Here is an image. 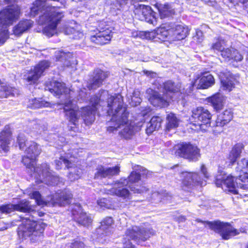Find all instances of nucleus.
<instances>
[{"mask_svg":"<svg viewBox=\"0 0 248 248\" xmlns=\"http://www.w3.org/2000/svg\"><path fill=\"white\" fill-rule=\"evenodd\" d=\"M148 33H149V31H134L132 32V35L134 37H139L142 39H148Z\"/></svg>","mask_w":248,"mask_h":248,"instance_id":"8fccbe9b","label":"nucleus"},{"mask_svg":"<svg viewBox=\"0 0 248 248\" xmlns=\"http://www.w3.org/2000/svg\"><path fill=\"white\" fill-rule=\"evenodd\" d=\"M144 72L147 76H150L151 77H153L154 75L155 74V73H154L153 72L147 71H144Z\"/></svg>","mask_w":248,"mask_h":248,"instance_id":"0e129e2a","label":"nucleus"},{"mask_svg":"<svg viewBox=\"0 0 248 248\" xmlns=\"http://www.w3.org/2000/svg\"><path fill=\"white\" fill-rule=\"evenodd\" d=\"M134 171L131 172L127 179L121 178L114 184V186L109 192L124 199H130V194L126 186L135 193L141 194L147 191L148 188L144 186H139L138 183L141 177H147L148 170L142 167L138 166L134 168Z\"/></svg>","mask_w":248,"mask_h":248,"instance_id":"f03ea898","label":"nucleus"},{"mask_svg":"<svg viewBox=\"0 0 248 248\" xmlns=\"http://www.w3.org/2000/svg\"><path fill=\"white\" fill-rule=\"evenodd\" d=\"M147 92L152 93L153 94L149 98V100L153 106L163 108L169 105L170 98L167 94L164 93L163 96H161L158 93L150 89L147 90Z\"/></svg>","mask_w":248,"mask_h":248,"instance_id":"5701e85b","label":"nucleus"},{"mask_svg":"<svg viewBox=\"0 0 248 248\" xmlns=\"http://www.w3.org/2000/svg\"><path fill=\"white\" fill-rule=\"evenodd\" d=\"M215 83L213 76L208 73L204 74L200 78L197 88L198 89H207Z\"/></svg>","mask_w":248,"mask_h":248,"instance_id":"7c9ffc66","label":"nucleus"},{"mask_svg":"<svg viewBox=\"0 0 248 248\" xmlns=\"http://www.w3.org/2000/svg\"><path fill=\"white\" fill-rule=\"evenodd\" d=\"M33 24V22L31 20L22 19L14 27L13 33L15 35L20 36L29 30Z\"/></svg>","mask_w":248,"mask_h":248,"instance_id":"cd10ccee","label":"nucleus"},{"mask_svg":"<svg viewBox=\"0 0 248 248\" xmlns=\"http://www.w3.org/2000/svg\"><path fill=\"white\" fill-rule=\"evenodd\" d=\"M224 48L220 42H217V43L212 45L211 49L216 50L218 51L221 52Z\"/></svg>","mask_w":248,"mask_h":248,"instance_id":"5fc2aeb1","label":"nucleus"},{"mask_svg":"<svg viewBox=\"0 0 248 248\" xmlns=\"http://www.w3.org/2000/svg\"><path fill=\"white\" fill-rule=\"evenodd\" d=\"M241 182H243L242 175L232 176L231 175L219 174L216 177L215 184L217 187H221L225 191L237 194L238 191L237 188H248L247 185L241 184Z\"/></svg>","mask_w":248,"mask_h":248,"instance_id":"0eeeda50","label":"nucleus"},{"mask_svg":"<svg viewBox=\"0 0 248 248\" xmlns=\"http://www.w3.org/2000/svg\"><path fill=\"white\" fill-rule=\"evenodd\" d=\"M25 153L31 157L38 158L42 152L39 145L34 141H31L30 145L26 148Z\"/></svg>","mask_w":248,"mask_h":248,"instance_id":"473e14b6","label":"nucleus"},{"mask_svg":"<svg viewBox=\"0 0 248 248\" xmlns=\"http://www.w3.org/2000/svg\"><path fill=\"white\" fill-rule=\"evenodd\" d=\"M170 31V35L172 40H182L188 34V30L181 25H176L171 23L169 24Z\"/></svg>","mask_w":248,"mask_h":248,"instance_id":"b1692460","label":"nucleus"},{"mask_svg":"<svg viewBox=\"0 0 248 248\" xmlns=\"http://www.w3.org/2000/svg\"><path fill=\"white\" fill-rule=\"evenodd\" d=\"M120 172V165L117 164L115 166L109 167V177L118 175Z\"/></svg>","mask_w":248,"mask_h":248,"instance_id":"09e8293b","label":"nucleus"},{"mask_svg":"<svg viewBox=\"0 0 248 248\" xmlns=\"http://www.w3.org/2000/svg\"><path fill=\"white\" fill-rule=\"evenodd\" d=\"M243 59L242 55L236 50L232 48L231 60L236 62L241 61Z\"/></svg>","mask_w":248,"mask_h":248,"instance_id":"de8ad7c7","label":"nucleus"},{"mask_svg":"<svg viewBox=\"0 0 248 248\" xmlns=\"http://www.w3.org/2000/svg\"><path fill=\"white\" fill-rule=\"evenodd\" d=\"M169 24L161 26L153 31H149L147 34L149 40L158 39L162 41H164L167 38L171 39Z\"/></svg>","mask_w":248,"mask_h":248,"instance_id":"4be33fe9","label":"nucleus"},{"mask_svg":"<svg viewBox=\"0 0 248 248\" xmlns=\"http://www.w3.org/2000/svg\"><path fill=\"white\" fill-rule=\"evenodd\" d=\"M181 86L179 84H175L171 80H168L164 83V89L166 94L169 96L170 100L173 101L175 96L178 97V99H183L185 94L180 93Z\"/></svg>","mask_w":248,"mask_h":248,"instance_id":"412c9836","label":"nucleus"},{"mask_svg":"<svg viewBox=\"0 0 248 248\" xmlns=\"http://www.w3.org/2000/svg\"><path fill=\"white\" fill-rule=\"evenodd\" d=\"M108 174V169H105L103 166H99L94 174V178L99 179L107 177Z\"/></svg>","mask_w":248,"mask_h":248,"instance_id":"79ce46f5","label":"nucleus"},{"mask_svg":"<svg viewBox=\"0 0 248 248\" xmlns=\"http://www.w3.org/2000/svg\"><path fill=\"white\" fill-rule=\"evenodd\" d=\"M197 35H200V34L202 35V31H199L197 32Z\"/></svg>","mask_w":248,"mask_h":248,"instance_id":"338daca9","label":"nucleus"},{"mask_svg":"<svg viewBox=\"0 0 248 248\" xmlns=\"http://www.w3.org/2000/svg\"><path fill=\"white\" fill-rule=\"evenodd\" d=\"M70 54L69 52H65L62 50L59 51L55 55L56 61L64 62L68 60Z\"/></svg>","mask_w":248,"mask_h":248,"instance_id":"37998d69","label":"nucleus"},{"mask_svg":"<svg viewBox=\"0 0 248 248\" xmlns=\"http://www.w3.org/2000/svg\"><path fill=\"white\" fill-rule=\"evenodd\" d=\"M51 104L41 98H34L29 101L28 107L31 109H38L42 108L49 107Z\"/></svg>","mask_w":248,"mask_h":248,"instance_id":"72a5a7b5","label":"nucleus"},{"mask_svg":"<svg viewBox=\"0 0 248 248\" xmlns=\"http://www.w3.org/2000/svg\"><path fill=\"white\" fill-rule=\"evenodd\" d=\"M50 66V62L48 60H44L39 61L33 68L28 71L26 80L31 84L36 83L45 70Z\"/></svg>","mask_w":248,"mask_h":248,"instance_id":"ddd939ff","label":"nucleus"},{"mask_svg":"<svg viewBox=\"0 0 248 248\" xmlns=\"http://www.w3.org/2000/svg\"><path fill=\"white\" fill-rule=\"evenodd\" d=\"M239 166L242 169H248V160L243 158L238 163Z\"/></svg>","mask_w":248,"mask_h":248,"instance_id":"6e6d98bb","label":"nucleus"},{"mask_svg":"<svg viewBox=\"0 0 248 248\" xmlns=\"http://www.w3.org/2000/svg\"><path fill=\"white\" fill-rule=\"evenodd\" d=\"M85 244L80 241L74 240V241L71 243L70 248H85Z\"/></svg>","mask_w":248,"mask_h":248,"instance_id":"3c124183","label":"nucleus"},{"mask_svg":"<svg viewBox=\"0 0 248 248\" xmlns=\"http://www.w3.org/2000/svg\"><path fill=\"white\" fill-rule=\"evenodd\" d=\"M13 137L11 125H5L0 131V154H7L10 152Z\"/></svg>","mask_w":248,"mask_h":248,"instance_id":"f3484780","label":"nucleus"},{"mask_svg":"<svg viewBox=\"0 0 248 248\" xmlns=\"http://www.w3.org/2000/svg\"><path fill=\"white\" fill-rule=\"evenodd\" d=\"M198 222H202L207 224L210 229L217 233L221 237L222 239L228 240L233 236L239 234L241 232L246 233V230L243 228L236 229L230 223L216 220L214 221H202L197 219Z\"/></svg>","mask_w":248,"mask_h":248,"instance_id":"39448f33","label":"nucleus"},{"mask_svg":"<svg viewBox=\"0 0 248 248\" xmlns=\"http://www.w3.org/2000/svg\"><path fill=\"white\" fill-rule=\"evenodd\" d=\"M72 105L73 102L71 100L64 102L63 104V112L66 113L71 110V109H73V108H72Z\"/></svg>","mask_w":248,"mask_h":248,"instance_id":"603ef678","label":"nucleus"},{"mask_svg":"<svg viewBox=\"0 0 248 248\" xmlns=\"http://www.w3.org/2000/svg\"><path fill=\"white\" fill-rule=\"evenodd\" d=\"M45 88L53 96L59 98L62 96L69 95L71 92V90L64 82L56 80H51L46 82Z\"/></svg>","mask_w":248,"mask_h":248,"instance_id":"dca6fc26","label":"nucleus"},{"mask_svg":"<svg viewBox=\"0 0 248 248\" xmlns=\"http://www.w3.org/2000/svg\"><path fill=\"white\" fill-rule=\"evenodd\" d=\"M17 0H3V1L5 4H9L12 3L16 2Z\"/></svg>","mask_w":248,"mask_h":248,"instance_id":"680f3d73","label":"nucleus"},{"mask_svg":"<svg viewBox=\"0 0 248 248\" xmlns=\"http://www.w3.org/2000/svg\"><path fill=\"white\" fill-rule=\"evenodd\" d=\"M71 124L69 123L68 124V130L70 131L74 132H78L79 131L78 127V123H76V124H72L73 126H70Z\"/></svg>","mask_w":248,"mask_h":248,"instance_id":"4d7b16f0","label":"nucleus"},{"mask_svg":"<svg viewBox=\"0 0 248 248\" xmlns=\"http://www.w3.org/2000/svg\"><path fill=\"white\" fill-rule=\"evenodd\" d=\"M4 97H6L5 91L0 90V98H2Z\"/></svg>","mask_w":248,"mask_h":248,"instance_id":"e2e57ef3","label":"nucleus"},{"mask_svg":"<svg viewBox=\"0 0 248 248\" xmlns=\"http://www.w3.org/2000/svg\"><path fill=\"white\" fill-rule=\"evenodd\" d=\"M207 101L217 111L223 108L225 104V98L220 93H217L208 97Z\"/></svg>","mask_w":248,"mask_h":248,"instance_id":"bb28decb","label":"nucleus"},{"mask_svg":"<svg viewBox=\"0 0 248 248\" xmlns=\"http://www.w3.org/2000/svg\"><path fill=\"white\" fill-rule=\"evenodd\" d=\"M117 4H118L119 5H120V6L121 4H122V3H121V2H119V0H117Z\"/></svg>","mask_w":248,"mask_h":248,"instance_id":"774afa93","label":"nucleus"},{"mask_svg":"<svg viewBox=\"0 0 248 248\" xmlns=\"http://www.w3.org/2000/svg\"><path fill=\"white\" fill-rule=\"evenodd\" d=\"M160 18L162 19L169 17L174 15L175 11L170 5L167 3L160 4L158 8Z\"/></svg>","mask_w":248,"mask_h":248,"instance_id":"e433bc0d","label":"nucleus"},{"mask_svg":"<svg viewBox=\"0 0 248 248\" xmlns=\"http://www.w3.org/2000/svg\"><path fill=\"white\" fill-rule=\"evenodd\" d=\"M201 172L203 174L205 178H208L209 176V173L207 172V169L204 165H202L201 168Z\"/></svg>","mask_w":248,"mask_h":248,"instance_id":"13d9d810","label":"nucleus"},{"mask_svg":"<svg viewBox=\"0 0 248 248\" xmlns=\"http://www.w3.org/2000/svg\"><path fill=\"white\" fill-rule=\"evenodd\" d=\"M72 219L79 226L88 227L92 223L93 219L84 211L79 203L75 204L71 210Z\"/></svg>","mask_w":248,"mask_h":248,"instance_id":"2eb2a0df","label":"nucleus"},{"mask_svg":"<svg viewBox=\"0 0 248 248\" xmlns=\"http://www.w3.org/2000/svg\"><path fill=\"white\" fill-rule=\"evenodd\" d=\"M167 124L166 128L168 130L175 128L178 127L179 124V120L173 113H170L167 117Z\"/></svg>","mask_w":248,"mask_h":248,"instance_id":"4c0bfd02","label":"nucleus"},{"mask_svg":"<svg viewBox=\"0 0 248 248\" xmlns=\"http://www.w3.org/2000/svg\"><path fill=\"white\" fill-rule=\"evenodd\" d=\"M162 122V119L160 117H153L146 128L147 134H151L153 131L158 130L161 127Z\"/></svg>","mask_w":248,"mask_h":248,"instance_id":"f704fd0d","label":"nucleus"},{"mask_svg":"<svg viewBox=\"0 0 248 248\" xmlns=\"http://www.w3.org/2000/svg\"><path fill=\"white\" fill-rule=\"evenodd\" d=\"M16 142L19 149L23 150L26 147L27 140L24 135L19 134L16 137Z\"/></svg>","mask_w":248,"mask_h":248,"instance_id":"c03bdc74","label":"nucleus"},{"mask_svg":"<svg viewBox=\"0 0 248 248\" xmlns=\"http://www.w3.org/2000/svg\"><path fill=\"white\" fill-rule=\"evenodd\" d=\"M125 234V237L123 239L124 248H135L129 239L139 243L140 241H146L151 235H154L155 231L151 228H141L135 226L127 229Z\"/></svg>","mask_w":248,"mask_h":248,"instance_id":"423d86ee","label":"nucleus"},{"mask_svg":"<svg viewBox=\"0 0 248 248\" xmlns=\"http://www.w3.org/2000/svg\"><path fill=\"white\" fill-rule=\"evenodd\" d=\"M139 94L140 93L138 92H134L130 103L132 106H137L141 103V99L140 97H139Z\"/></svg>","mask_w":248,"mask_h":248,"instance_id":"a18cd8bd","label":"nucleus"},{"mask_svg":"<svg viewBox=\"0 0 248 248\" xmlns=\"http://www.w3.org/2000/svg\"><path fill=\"white\" fill-rule=\"evenodd\" d=\"M108 35H104L101 33L96 34L91 36V41L95 45H103L108 43V38L106 37Z\"/></svg>","mask_w":248,"mask_h":248,"instance_id":"58836bf2","label":"nucleus"},{"mask_svg":"<svg viewBox=\"0 0 248 248\" xmlns=\"http://www.w3.org/2000/svg\"><path fill=\"white\" fill-rule=\"evenodd\" d=\"M98 205L101 208H108V200L106 198H100L97 201Z\"/></svg>","mask_w":248,"mask_h":248,"instance_id":"864d4df0","label":"nucleus"},{"mask_svg":"<svg viewBox=\"0 0 248 248\" xmlns=\"http://www.w3.org/2000/svg\"><path fill=\"white\" fill-rule=\"evenodd\" d=\"M232 116V113L230 109L225 110L217 116L216 121V126H224L231 121Z\"/></svg>","mask_w":248,"mask_h":248,"instance_id":"2f4dec72","label":"nucleus"},{"mask_svg":"<svg viewBox=\"0 0 248 248\" xmlns=\"http://www.w3.org/2000/svg\"><path fill=\"white\" fill-rule=\"evenodd\" d=\"M134 13L137 18L152 24L155 18V13L148 5L138 3L135 5Z\"/></svg>","mask_w":248,"mask_h":248,"instance_id":"a211bd4d","label":"nucleus"},{"mask_svg":"<svg viewBox=\"0 0 248 248\" xmlns=\"http://www.w3.org/2000/svg\"><path fill=\"white\" fill-rule=\"evenodd\" d=\"M218 76L220 79L221 87L224 91H231L237 83L234 77L227 70L219 72Z\"/></svg>","mask_w":248,"mask_h":248,"instance_id":"aec40b11","label":"nucleus"},{"mask_svg":"<svg viewBox=\"0 0 248 248\" xmlns=\"http://www.w3.org/2000/svg\"><path fill=\"white\" fill-rule=\"evenodd\" d=\"M22 222L17 228V233L20 239L30 238L31 242L34 243L44 236L47 224L40 221L31 220L29 218L20 217Z\"/></svg>","mask_w":248,"mask_h":248,"instance_id":"7ed1b4c3","label":"nucleus"},{"mask_svg":"<svg viewBox=\"0 0 248 248\" xmlns=\"http://www.w3.org/2000/svg\"><path fill=\"white\" fill-rule=\"evenodd\" d=\"M185 218L184 217H179V220L180 221H184L185 220Z\"/></svg>","mask_w":248,"mask_h":248,"instance_id":"69168bd1","label":"nucleus"},{"mask_svg":"<svg viewBox=\"0 0 248 248\" xmlns=\"http://www.w3.org/2000/svg\"><path fill=\"white\" fill-rule=\"evenodd\" d=\"M232 52V48H223L222 50L221 51L220 53L222 57L224 58L226 61H230L231 60Z\"/></svg>","mask_w":248,"mask_h":248,"instance_id":"49530a36","label":"nucleus"},{"mask_svg":"<svg viewBox=\"0 0 248 248\" xmlns=\"http://www.w3.org/2000/svg\"><path fill=\"white\" fill-rule=\"evenodd\" d=\"M36 169L37 171L33 172L32 173H37L39 175H43L44 178L47 179L50 185L55 186L59 182L60 177L52 173L50 166L48 163H42L39 166H36Z\"/></svg>","mask_w":248,"mask_h":248,"instance_id":"6ab92c4d","label":"nucleus"},{"mask_svg":"<svg viewBox=\"0 0 248 248\" xmlns=\"http://www.w3.org/2000/svg\"><path fill=\"white\" fill-rule=\"evenodd\" d=\"M128 116L127 117V118ZM124 127V128L119 132V134L122 137L125 139H129L134 135L135 133V127L131 124H129L128 119H127V122L124 125L121 126L120 127H118L116 129H111L109 132H114L118 130L119 128H121Z\"/></svg>","mask_w":248,"mask_h":248,"instance_id":"c85d7f7f","label":"nucleus"},{"mask_svg":"<svg viewBox=\"0 0 248 248\" xmlns=\"http://www.w3.org/2000/svg\"><path fill=\"white\" fill-rule=\"evenodd\" d=\"M183 184L186 186H193L195 185L203 184L202 179L197 173L183 172L182 173Z\"/></svg>","mask_w":248,"mask_h":248,"instance_id":"a878e982","label":"nucleus"},{"mask_svg":"<svg viewBox=\"0 0 248 248\" xmlns=\"http://www.w3.org/2000/svg\"><path fill=\"white\" fill-rule=\"evenodd\" d=\"M106 78V76L103 71L101 70L97 71L88 82L87 88L89 90H96L102 86Z\"/></svg>","mask_w":248,"mask_h":248,"instance_id":"393cba45","label":"nucleus"},{"mask_svg":"<svg viewBox=\"0 0 248 248\" xmlns=\"http://www.w3.org/2000/svg\"><path fill=\"white\" fill-rule=\"evenodd\" d=\"M59 159L61 160L63 163H64L66 165V167L67 169L70 168L69 165L71 164V161L68 160L67 158H65L64 156H61L59 157Z\"/></svg>","mask_w":248,"mask_h":248,"instance_id":"bf43d9fd","label":"nucleus"},{"mask_svg":"<svg viewBox=\"0 0 248 248\" xmlns=\"http://www.w3.org/2000/svg\"><path fill=\"white\" fill-rule=\"evenodd\" d=\"M21 9L16 4H11L0 11V27L12 25L20 16Z\"/></svg>","mask_w":248,"mask_h":248,"instance_id":"9b49d317","label":"nucleus"},{"mask_svg":"<svg viewBox=\"0 0 248 248\" xmlns=\"http://www.w3.org/2000/svg\"><path fill=\"white\" fill-rule=\"evenodd\" d=\"M73 198V195L70 190L63 189L60 192L50 195V199L48 201V205L65 206L71 203Z\"/></svg>","mask_w":248,"mask_h":248,"instance_id":"4468645a","label":"nucleus"},{"mask_svg":"<svg viewBox=\"0 0 248 248\" xmlns=\"http://www.w3.org/2000/svg\"><path fill=\"white\" fill-rule=\"evenodd\" d=\"M176 155L190 161H197L200 157V150L190 142H182L174 147Z\"/></svg>","mask_w":248,"mask_h":248,"instance_id":"9d476101","label":"nucleus"},{"mask_svg":"<svg viewBox=\"0 0 248 248\" xmlns=\"http://www.w3.org/2000/svg\"><path fill=\"white\" fill-rule=\"evenodd\" d=\"M55 164L56 166V169L57 170H60L62 168V161L59 159V160H55Z\"/></svg>","mask_w":248,"mask_h":248,"instance_id":"052dcab7","label":"nucleus"},{"mask_svg":"<svg viewBox=\"0 0 248 248\" xmlns=\"http://www.w3.org/2000/svg\"><path fill=\"white\" fill-rule=\"evenodd\" d=\"M38 160V158H35L34 157H31L27 155L22 156L21 162L26 168L30 171L31 174H32L33 172L37 171L36 164Z\"/></svg>","mask_w":248,"mask_h":248,"instance_id":"c756f323","label":"nucleus"},{"mask_svg":"<svg viewBox=\"0 0 248 248\" xmlns=\"http://www.w3.org/2000/svg\"><path fill=\"white\" fill-rule=\"evenodd\" d=\"M100 102V98L97 95H93L89 98L90 105L81 108V117L86 125H91L94 122Z\"/></svg>","mask_w":248,"mask_h":248,"instance_id":"1a4fd4ad","label":"nucleus"},{"mask_svg":"<svg viewBox=\"0 0 248 248\" xmlns=\"http://www.w3.org/2000/svg\"><path fill=\"white\" fill-rule=\"evenodd\" d=\"M78 110L74 108L65 113V116L67 117L69 122L71 124H76L78 122L79 116L78 114Z\"/></svg>","mask_w":248,"mask_h":248,"instance_id":"ea45409f","label":"nucleus"},{"mask_svg":"<svg viewBox=\"0 0 248 248\" xmlns=\"http://www.w3.org/2000/svg\"><path fill=\"white\" fill-rule=\"evenodd\" d=\"M244 147V145L242 143H239L235 144L232 148L229 157L232 165H233L236 162L237 159L240 157Z\"/></svg>","mask_w":248,"mask_h":248,"instance_id":"c9c22d12","label":"nucleus"},{"mask_svg":"<svg viewBox=\"0 0 248 248\" xmlns=\"http://www.w3.org/2000/svg\"><path fill=\"white\" fill-rule=\"evenodd\" d=\"M30 198L31 199H34L35 203L39 206H47L48 201H44L42 198V196L38 191H33L30 195Z\"/></svg>","mask_w":248,"mask_h":248,"instance_id":"a19ab883","label":"nucleus"},{"mask_svg":"<svg viewBox=\"0 0 248 248\" xmlns=\"http://www.w3.org/2000/svg\"><path fill=\"white\" fill-rule=\"evenodd\" d=\"M15 211L24 213H30L34 211L29 201L26 199L20 201L17 204L11 203L0 205V213L8 214Z\"/></svg>","mask_w":248,"mask_h":248,"instance_id":"f8f14e48","label":"nucleus"},{"mask_svg":"<svg viewBox=\"0 0 248 248\" xmlns=\"http://www.w3.org/2000/svg\"><path fill=\"white\" fill-rule=\"evenodd\" d=\"M212 115L209 111L203 107H198L192 110V114L190 120L191 122V128L195 130L205 128L210 126Z\"/></svg>","mask_w":248,"mask_h":248,"instance_id":"6e6552de","label":"nucleus"},{"mask_svg":"<svg viewBox=\"0 0 248 248\" xmlns=\"http://www.w3.org/2000/svg\"><path fill=\"white\" fill-rule=\"evenodd\" d=\"M46 0H35L30 8L31 16L35 17L41 13L37 20L39 25L47 24L44 30L46 34L52 36L64 17L63 12L60 11V7L46 5Z\"/></svg>","mask_w":248,"mask_h":248,"instance_id":"f257e3e1","label":"nucleus"},{"mask_svg":"<svg viewBox=\"0 0 248 248\" xmlns=\"http://www.w3.org/2000/svg\"><path fill=\"white\" fill-rule=\"evenodd\" d=\"M114 108H116L114 111H112L111 118L109 120V131L125 124L127 122L129 115L126 108L123 107V97L120 94H115L109 97V110Z\"/></svg>","mask_w":248,"mask_h":248,"instance_id":"20e7f679","label":"nucleus"}]
</instances>
